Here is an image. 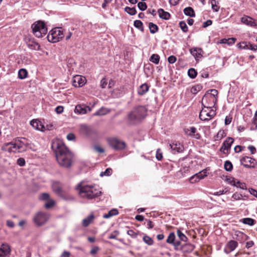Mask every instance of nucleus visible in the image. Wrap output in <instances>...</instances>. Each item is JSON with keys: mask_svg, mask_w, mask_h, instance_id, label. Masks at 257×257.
<instances>
[{"mask_svg": "<svg viewBox=\"0 0 257 257\" xmlns=\"http://www.w3.org/2000/svg\"><path fill=\"white\" fill-rule=\"evenodd\" d=\"M51 148L55 154L57 161L59 165L65 168L71 167L73 155L68 148L60 141H53Z\"/></svg>", "mask_w": 257, "mask_h": 257, "instance_id": "f257e3e1", "label": "nucleus"}, {"mask_svg": "<svg viewBox=\"0 0 257 257\" xmlns=\"http://www.w3.org/2000/svg\"><path fill=\"white\" fill-rule=\"evenodd\" d=\"M77 189L81 197L87 199H92L100 195L101 192L93 185H83L82 183L77 186Z\"/></svg>", "mask_w": 257, "mask_h": 257, "instance_id": "f03ea898", "label": "nucleus"}, {"mask_svg": "<svg viewBox=\"0 0 257 257\" xmlns=\"http://www.w3.org/2000/svg\"><path fill=\"white\" fill-rule=\"evenodd\" d=\"M3 148L9 152L21 153L26 150L27 146L25 139L23 138L18 139L14 142L7 143Z\"/></svg>", "mask_w": 257, "mask_h": 257, "instance_id": "7ed1b4c3", "label": "nucleus"}, {"mask_svg": "<svg viewBox=\"0 0 257 257\" xmlns=\"http://www.w3.org/2000/svg\"><path fill=\"white\" fill-rule=\"evenodd\" d=\"M218 92L216 89L208 90L202 99V104L204 107H214L217 100Z\"/></svg>", "mask_w": 257, "mask_h": 257, "instance_id": "20e7f679", "label": "nucleus"}, {"mask_svg": "<svg viewBox=\"0 0 257 257\" xmlns=\"http://www.w3.org/2000/svg\"><path fill=\"white\" fill-rule=\"evenodd\" d=\"M147 112V109L145 106H136L128 114V119L132 122L139 121L145 117Z\"/></svg>", "mask_w": 257, "mask_h": 257, "instance_id": "39448f33", "label": "nucleus"}, {"mask_svg": "<svg viewBox=\"0 0 257 257\" xmlns=\"http://www.w3.org/2000/svg\"><path fill=\"white\" fill-rule=\"evenodd\" d=\"M33 34L38 38H41L47 33V28L45 23L38 21L34 23L31 27Z\"/></svg>", "mask_w": 257, "mask_h": 257, "instance_id": "423d86ee", "label": "nucleus"}, {"mask_svg": "<svg viewBox=\"0 0 257 257\" xmlns=\"http://www.w3.org/2000/svg\"><path fill=\"white\" fill-rule=\"evenodd\" d=\"M64 37L62 28H55L50 31L47 36L48 40L51 43L59 42Z\"/></svg>", "mask_w": 257, "mask_h": 257, "instance_id": "0eeeda50", "label": "nucleus"}, {"mask_svg": "<svg viewBox=\"0 0 257 257\" xmlns=\"http://www.w3.org/2000/svg\"><path fill=\"white\" fill-rule=\"evenodd\" d=\"M50 217V214L49 213L40 211L34 215L33 221L37 226H41L48 221Z\"/></svg>", "mask_w": 257, "mask_h": 257, "instance_id": "6e6552de", "label": "nucleus"}, {"mask_svg": "<svg viewBox=\"0 0 257 257\" xmlns=\"http://www.w3.org/2000/svg\"><path fill=\"white\" fill-rule=\"evenodd\" d=\"M216 109L204 107L200 112L199 118L203 121H208L216 115Z\"/></svg>", "mask_w": 257, "mask_h": 257, "instance_id": "1a4fd4ad", "label": "nucleus"}, {"mask_svg": "<svg viewBox=\"0 0 257 257\" xmlns=\"http://www.w3.org/2000/svg\"><path fill=\"white\" fill-rule=\"evenodd\" d=\"M108 143L111 148L117 151L123 150L125 147L124 142L115 138L109 139Z\"/></svg>", "mask_w": 257, "mask_h": 257, "instance_id": "9d476101", "label": "nucleus"}, {"mask_svg": "<svg viewBox=\"0 0 257 257\" xmlns=\"http://www.w3.org/2000/svg\"><path fill=\"white\" fill-rule=\"evenodd\" d=\"M233 142L234 139L232 138H227L223 143L221 148H220V151L224 154H228Z\"/></svg>", "mask_w": 257, "mask_h": 257, "instance_id": "9b49d317", "label": "nucleus"}, {"mask_svg": "<svg viewBox=\"0 0 257 257\" xmlns=\"http://www.w3.org/2000/svg\"><path fill=\"white\" fill-rule=\"evenodd\" d=\"M86 82L85 77L81 75H76L73 77L72 81V85L75 87L83 86Z\"/></svg>", "mask_w": 257, "mask_h": 257, "instance_id": "f8f14e48", "label": "nucleus"}, {"mask_svg": "<svg viewBox=\"0 0 257 257\" xmlns=\"http://www.w3.org/2000/svg\"><path fill=\"white\" fill-rule=\"evenodd\" d=\"M241 164L246 168H254L255 161L253 158L249 157H244L240 159Z\"/></svg>", "mask_w": 257, "mask_h": 257, "instance_id": "ddd939ff", "label": "nucleus"}, {"mask_svg": "<svg viewBox=\"0 0 257 257\" xmlns=\"http://www.w3.org/2000/svg\"><path fill=\"white\" fill-rule=\"evenodd\" d=\"M184 132L186 135L196 139H199L201 137L199 133H196V128L194 126L184 128Z\"/></svg>", "mask_w": 257, "mask_h": 257, "instance_id": "4468645a", "label": "nucleus"}, {"mask_svg": "<svg viewBox=\"0 0 257 257\" xmlns=\"http://www.w3.org/2000/svg\"><path fill=\"white\" fill-rule=\"evenodd\" d=\"M170 146L173 154H175L176 153H181L184 150V147L183 145L179 142H174L172 144H170Z\"/></svg>", "mask_w": 257, "mask_h": 257, "instance_id": "2eb2a0df", "label": "nucleus"}, {"mask_svg": "<svg viewBox=\"0 0 257 257\" xmlns=\"http://www.w3.org/2000/svg\"><path fill=\"white\" fill-rule=\"evenodd\" d=\"M238 245L237 241L231 240L228 241L224 249V251L226 254L229 253L232 251L234 250Z\"/></svg>", "mask_w": 257, "mask_h": 257, "instance_id": "dca6fc26", "label": "nucleus"}, {"mask_svg": "<svg viewBox=\"0 0 257 257\" xmlns=\"http://www.w3.org/2000/svg\"><path fill=\"white\" fill-rule=\"evenodd\" d=\"M91 109L87 106L84 105H77L75 106L74 112L76 113L79 114H84L86 113L88 111H90Z\"/></svg>", "mask_w": 257, "mask_h": 257, "instance_id": "f3484780", "label": "nucleus"}, {"mask_svg": "<svg viewBox=\"0 0 257 257\" xmlns=\"http://www.w3.org/2000/svg\"><path fill=\"white\" fill-rule=\"evenodd\" d=\"M190 53L194 56L196 60H198L203 56V50L201 48L194 47L190 49Z\"/></svg>", "mask_w": 257, "mask_h": 257, "instance_id": "a211bd4d", "label": "nucleus"}, {"mask_svg": "<svg viewBox=\"0 0 257 257\" xmlns=\"http://www.w3.org/2000/svg\"><path fill=\"white\" fill-rule=\"evenodd\" d=\"M241 22L243 24L252 27H254L256 26V23L254 20L247 16L242 17L241 18Z\"/></svg>", "mask_w": 257, "mask_h": 257, "instance_id": "6ab92c4d", "label": "nucleus"}, {"mask_svg": "<svg viewBox=\"0 0 257 257\" xmlns=\"http://www.w3.org/2000/svg\"><path fill=\"white\" fill-rule=\"evenodd\" d=\"M11 248L9 245L2 244L0 246V257H6L10 254Z\"/></svg>", "mask_w": 257, "mask_h": 257, "instance_id": "aec40b11", "label": "nucleus"}, {"mask_svg": "<svg viewBox=\"0 0 257 257\" xmlns=\"http://www.w3.org/2000/svg\"><path fill=\"white\" fill-rule=\"evenodd\" d=\"M205 176H206V172H200L190 177V182L191 183L198 182L200 180L203 179Z\"/></svg>", "mask_w": 257, "mask_h": 257, "instance_id": "412c9836", "label": "nucleus"}, {"mask_svg": "<svg viewBox=\"0 0 257 257\" xmlns=\"http://www.w3.org/2000/svg\"><path fill=\"white\" fill-rule=\"evenodd\" d=\"M80 131L81 133L86 136H90L93 132L91 127L86 124L80 125Z\"/></svg>", "mask_w": 257, "mask_h": 257, "instance_id": "4be33fe9", "label": "nucleus"}, {"mask_svg": "<svg viewBox=\"0 0 257 257\" xmlns=\"http://www.w3.org/2000/svg\"><path fill=\"white\" fill-rule=\"evenodd\" d=\"M27 45L28 47L32 50H39L40 47V46L39 45L38 43L35 42L34 40L28 39L26 41Z\"/></svg>", "mask_w": 257, "mask_h": 257, "instance_id": "5701e85b", "label": "nucleus"}, {"mask_svg": "<svg viewBox=\"0 0 257 257\" xmlns=\"http://www.w3.org/2000/svg\"><path fill=\"white\" fill-rule=\"evenodd\" d=\"M52 188L53 191L59 196H62L63 192L62 190L61 185L57 182L53 183Z\"/></svg>", "mask_w": 257, "mask_h": 257, "instance_id": "b1692460", "label": "nucleus"}, {"mask_svg": "<svg viewBox=\"0 0 257 257\" xmlns=\"http://www.w3.org/2000/svg\"><path fill=\"white\" fill-rule=\"evenodd\" d=\"M31 125L36 130L43 131L44 126L41 122L38 120H33L30 122Z\"/></svg>", "mask_w": 257, "mask_h": 257, "instance_id": "393cba45", "label": "nucleus"}, {"mask_svg": "<svg viewBox=\"0 0 257 257\" xmlns=\"http://www.w3.org/2000/svg\"><path fill=\"white\" fill-rule=\"evenodd\" d=\"M149 89V86L146 83L141 85L138 89V93L139 95H143L146 93Z\"/></svg>", "mask_w": 257, "mask_h": 257, "instance_id": "a878e982", "label": "nucleus"}, {"mask_svg": "<svg viewBox=\"0 0 257 257\" xmlns=\"http://www.w3.org/2000/svg\"><path fill=\"white\" fill-rule=\"evenodd\" d=\"M159 17L164 20H169L170 18V14L165 12L163 9H159L158 11Z\"/></svg>", "mask_w": 257, "mask_h": 257, "instance_id": "bb28decb", "label": "nucleus"}, {"mask_svg": "<svg viewBox=\"0 0 257 257\" xmlns=\"http://www.w3.org/2000/svg\"><path fill=\"white\" fill-rule=\"evenodd\" d=\"M236 39L235 38H230L228 39H222L218 43L219 44H227L229 46L232 45L235 43Z\"/></svg>", "mask_w": 257, "mask_h": 257, "instance_id": "cd10ccee", "label": "nucleus"}, {"mask_svg": "<svg viewBox=\"0 0 257 257\" xmlns=\"http://www.w3.org/2000/svg\"><path fill=\"white\" fill-rule=\"evenodd\" d=\"M94 215L91 214L82 220V225L84 227L88 226L93 220Z\"/></svg>", "mask_w": 257, "mask_h": 257, "instance_id": "c85d7f7f", "label": "nucleus"}, {"mask_svg": "<svg viewBox=\"0 0 257 257\" xmlns=\"http://www.w3.org/2000/svg\"><path fill=\"white\" fill-rule=\"evenodd\" d=\"M226 134L224 131L222 130H220L218 131L216 135L214 137V141H218L221 140L224 137H225Z\"/></svg>", "mask_w": 257, "mask_h": 257, "instance_id": "c756f323", "label": "nucleus"}, {"mask_svg": "<svg viewBox=\"0 0 257 257\" xmlns=\"http://www.w3.org/2000/svg\"><path fill=\"white\" fill-rule=\"evenodd\" d=\"M118 214V211L116 209H112L110 210L108 213L103 215L104 218H109L113 216L116 215Z\"/></svg>", "mask_w": 257, "mask_h": 257, "instance_id": "7c9ffc66", "label": "nucleus"}, {"mask_svg": "<svg viewBox=\"0 0 257 257\" xmlns=\"http://www.w3.org/2000/svg\"><path fill=\"white\" fill-rule=\"evenodd\" d=\"M149 28L150 33L152 34H155L158 31L159 28L158 26L154 24L153 23L150 22L149 23Z\"/></svg>", "mask_w": 257, "mask_h": 257, "instance_id": "2f4dec72", "label": "nucleus"}, {"mask_svg": "<svg viewBox=\"0 0 257 257\" xmlns=\"http://www.w3.org/2000/svg\"><path fill=\"white\" fill-rule=\"evenodd\" d=\"M184 13L186 16H188L191 17H195V12L193 9L191 7H187L184 9Z\"/></svg>", "mask_w": 257, "mask_h": 257, "instance_id": "473e14b6", "label": "nucleus"}, {"mask_svg": "<svg viewBox=\"0 0 257 257\" xmlns=\"http://www.w3.org/2000/svg\"><path fill=\"white\" fill-rule=\"evenodd\" d=\"M202 88V86L200 84H196L193 86L191 88V92L192 94H196L200 91Z\"/></svg>", "mask_w": 257, "mask_h": 257, "instance_id": "72a5a7b5", "label": "nucleus"}, {"mask_svg": "<svg viewBox=\"0 0 257 257\" xmlns=\"http://www.w3.org/2000/svg\"><path fill=\"white\" fill-rule=\"evenodd\" d=\"M160 59V58L159 55L154 54L151 56L150 61L155 64H158L159 63Z\"/></svg>", "mask_w": 257, "mask_h": 257, "instance_id": "f704fd0d", "label": "nucleus"}, {"mask_svg": "<svg viewBox=\"0 0 257 257\" xmlns=\"http://www.w3.org/2000/svg\"><path fill=\"white\" fill-rule=\"evenodd\" d=\"M134 26L141 31L142 32L144 31V27L143 24L142 22L140 20H136L134 23Z\"/></svg>", "mask_w": 257, "mask_h": 257, "instance_id": "c9c22d12", "label": "nucleus"}, {"mask_svg": "<svg viewBox=\"0 0 257 257\" xmlns=\"http://www.w3.org/2000/svg\"><path fill=\"white\" fill-rule=\"evenodd\" d=\"M28 73L26 69H21L18 72V77L20 79H23L26 78Z\"/></svg>", "mask_w": 257, "mask_h": 257, "instance_id": "e433bc0d", "label": "nucleus"}, {"mask_svg": "<svg viewBox=\"0 0 257 257\" xmlns=\"http://www.w3.org/2000/svg\"><path fill=\"white\" fill-rule=\"evenodd\" d=\"M143 240L146 244L149 245H152L154 244V241L153 239L147 235L144 236Z\"/></svg>", "mask_w": 257, "mask_h": 257, "instance_id": "4c0bfd02", "label": "nucleus"}, {"mask_svg": "<svg viewBox=\"0 0 257 257\" xmlns=\"http://www.w3.org/2000/svg\"><path fill=\"white\" fill-rule=\"evenodd\" d=\"M109 111L105 108L102 107L97 111L95 113V115H103L107 114Z\"/></svg>", "mask_w": 257, "mask_h": 257, "instance_id": "58836bf2", "label": "nucleus"}, {"mask_svg": "<svg viewBox=\"0 0 257 257\" xmlns=\"http://www.w3.org/2000/svg\"><path fill=\"white\" fill-rule=\"evenodd\" d=\"M175 239V234L174 232L170 233L168 238L167 239L166 242L169 244H172V243H174V241Z\"/></svg>", "mask_w": 257, "mask_h": 257, "instance_id": "ea45409f", "label": "nucleus"}, {"mask_svg": "<svg viewBox=\"0 0 257 257\" xmlns=\"http://www.w3.org/2000/svg\"><path fill=\"white\" fill-rule=\"evenodd\" d=\"M125 12H126L127 14L131 16H134L136 14L137 11L135 7L133 8H130L128 7H126L124 9Z\"/></svg>", "mask_w": 257, "mask_h": 257, "instance_id": "a19ab883", "label": "nucleus"}, {"mask_svg": "<svg viewBox=\"0 0 257 257\" xmlns=\"http://www.w3.org/2000/svg\"><path fill=\"white\" fill-rule=\"evenodd\" d=\"M177 235L181 240L183 241L184 242L187 241V236L183 232H182L181 231V230H180L179 229H178L177 230Z\"/></svg>", "mask_w": 257, "mask_h": 257, "instance_id": "79ce46f5", "label": "nucleus"}, {"mask_svg": "<svg viewBox=\"0 0 257 257\" xmlns=\"http://www.w3.org/2000/svg\"><path fill=\"white\" fill-rule=\"evenodd\" d=\"M242 222L244 224L251 226L255 224V221L251 218H245L243 219Z\"/></svg>", "mask_w": 257, "mask_h": 257, "instance_id": "37998d69", "label": "nucleus"}, {"mask_svg": "<svg viewBox=\"0 0 257 257\" xmlns=\"http://www.w3.org/2000/svg\"><path fill=\"white\" fill-rule=\"evenodd\" d=\"M55 204V201L50 198L49 200H47L44 206L46 208L49 209L54 206Z\"/></svg>", "mask_w": 257, "mask_h": 257, "instance_id": "c03bdc74", "label": "nucleus"}, {"mask_svg": "<svg viewBox=\"0 0 257 257\" xmlns=\"http://www.w3.org/2000/svg\"><path fill=\"white\" fill-rule=\"evenodd\" d=\"M248 42H242L236 45L237 47L239 49L248 50Z\"/></svg>", "mask_w": 257, "mask_h": 257, "instance_id": "a18cd8bd", "label": "nucleus"}, {"mask_svg": "<svg viewBox=\"0 0 257 257\" xmlns=\"http://www.w3.org/2000/svg\"><path fill=\"white\" fill-rule=\"evenodd\" d=\"M197 74V71L194 68H190L188 71V75L191 78H195Z\"/></svg>", "mask_w": 257, "mask_h": 257, "instance_id": "49530a36", "label": "nucleus"}, {"mask_svg": "<svg viewBox=\"0 0 257 257\" xmlns=\"http://www.w3.org/2000/svg\"><path fill=\"white\" fill-rule=\"evenodd\" d=\"M224 167L225 170L227 171H231L232 170V165L229 161L225 162Z\"/></svg>", "mask_w": 257, "mask_h": 257, "instance_id": "de8ad7c7", "label": "nucleus"}, {"mask_svg": "<svg viewBox=\"0 0 257 257\" xmlns=\"http://www.w3.org/2000/svg\"><path fill=\"white\" fill-rule=\"evenodd\" d=\"M39 198L41 200L47 201L50 199V195L47 193H43L39 195Z\"/></svg>", "mask_w": 257, "mask_h": 257, "instance_id": "09e8293b", "label": "nucleus"}, {"mask_svg": "<svg viewBox=\"0 0 257 257\" xmlns=\"http://www.w3.org/2000/svg\"><path fill=\"white\" fill-rule=\"evenodd\" d=\"M211 4L212 9L215 12H218L219 9V6L217 5V2L215 0H211Z\"/></svg>", "mask_w": 257, "mask_h": 257, "instance_id": "8fccbe9b", "label": "nucleus"}, {"mask_svg": "<svg viewBox=\"0 0 257 257\" xmlns=\"http://www.w3.org/2000/svg\"><path fill=\"white\" fill-rule=\"evenodd\" d=\"M179 26L183 32H187L188 31V27L184 21H181L179 23Z\"/></svg>", "mask_w": 257, "mask_h": 257, "instance_id": "3c124183", "label": "nucleus"}, {"mask_svg": "<svg viewBox=\"0 0 257 257\" xmlns=\"http://www.w3.org/2000/svg\"><path fill=\"white\" fill-rule=\"evenodd\" d=\"M235 186L243 190L246 189V184L244 183L240 182L239 181H236Z\"/></svg>", "mask_w": 257, "mask_h": 257, "instance_id": "603ef678", "label": "nucleus"}, {"mask_svg": "<svg viewBox=\"0 0 257 257\" xmlns=\"http://www.w3.org/2000/svg\"><path fill=\"white\" fill-rule=\"evenodd\" d=\"M138 7L141 11H144L147 9V6L144 2H139L138 3Z\"/></svg>", "mask_w": 257, "mask_h": 257, "instance_id": "864d4df0", "label": "nucleus"}, {"mask_svg": "<svg viewBox=\"0 0 257 257\" xmlns=\"http://www.w3.org/2000/svg\"><path fill=\"white\" fill-rule=\"evenodd\" d=\"M119 234V232L118 230H114L108 236L109 239H116V237Z\"/></svg>", "mask_w": 257, "mask_h": 257, "instance_id": "5fc2aeb1", "label": "nucleus"}, {"mask_svg": "<svg viewBox=\"0 0 257 257\" xmlns=\"http://www.w3.org/2000/svg\"><path fill=\"white\" fill-rule=\"evenodd\" d=\"M112 170L110 168H107L105 170V171L104 172H102L101 173H100V176H110L111 174H112Z\"/></svg>", "mask_w": 257, "mask_h": 257, "instance_id": "6e6d98bb", "label": "nucleus"}, {"mask_svg": "<svg viewBox=\"0 0 257 257\" xmlns=\"http://www.w3.org/2000/svg\"><path fill=\"white\" fill-rule=\"evenodd\" d=\"M156 157L158 161L161 160L163 158V154L160 149H157L156 151Z\"/></svg>", "mask_w": 257, "mask_h": 257, "instance_id": "4d7b16f0", "label": "nucleus"}, {"mask_svg": "<svg viewBox=\"0 0 257 257\" xmlns=\"http://www.w3.org/2000/svg\"><path fill=\"white\" fill-rule=\"evenodd\" d=\"M17 164L21 167L24 166L26 164L25 159L22 158H19L17 160Z\"/></svg>", "mask_w": 257, "mask_h": 257, "instance_id": "13d9d810", "label": "nucleus"}, {"mask_svg": "<svg viewBox=\"0 0 257 257\" xmlns=\"http://www.w3.org/2000/svg\"><path fill=\"white\" fill-rule=\"evenodd\" d=\"M248 50L252 51H256L257 50V45L252 44L249 42H248Z\"/></svg>", "mask_w": 257, "mask_h": 257, "instance_id": "bf43d9fd", "label": "nucleus"}, {"mask_svg": "<svg viewBox=\"0 0 257 257\" xmlns=\"http://www.w3.org/2000/svg\"><path fill=\"white\" fill-rule=\"evenodd\" d=\"M176 60V57L173 55H171L168 58V61L170 64L174 63Z\"/></svg>", "mask_w": 257, "mask_h": 257, "instance_id": "052dcab7", "label": "nucleus"}, {"mask_svg": "<svg viewBox=\"0 0 257 257\" xmlns=\"http://www.w3.org/2000/svg\"><path fill=\"white\" fill-rule=\"evenodd\" d=\"M127 234L133 238H136L137 236V234L133 230H127Z\"/></svg>", "mask_w": 257, "mask_h": 257, "instance_id": "680f3d73", "label": "nucleus"}, {"mask_svg": "<svg viewBox=\"0 0 257 257\" xmlns=\"http://www.w3.org/2000/svg\"><path fill=\"white\" fill-rule=\"evenodd\" d=\"M226 180L229 184L235 186L236 181L234 178H227L226 179Z\"/></svg>", "mask_w": 257, "mask_h": 257, "instance_id": "e2e57ef3", "label": "nucleus"}, {"mask_svg": "<svg viewBox=\"0 0 257 257\" xmlns=\"http://www.w3.org/2000/svg\"><path fill=\"white\" fill-rule=\"evenodd\" d=\"M107 84L106 79L104 78H102L100 81V86L102 88H104Z\"/></svg>", "mask_w": 257, "mask_h": 257, "instance_id": "0e129e2a", "label": "nucleus"}, {"mask_svg": "<svg viewBox=\"0 0 257 257\" xmlns=\"http://www.w3.org/2000/svg\"><path fill=\"white\" fill-rule=\"evenodd\" d=\"M64 110V107L62 106H58L55 108V111L58 114L62 113Z\"/></svg>", "mask_w": 257, "mask_h": 257, "instance_id": "69168bd1", "label": "nucleus"}, {"mask_svg": "<svg viewBox=\"0 0 257 257\" xmlns=\"http://www.w3.org/2000/svg\"><path fill=\"white\" fill-rule=\"evenodd\" d=\"M94 149L96 152H98L100 153H102L104 152V149L98 146H95L94 147Z\"/></svg>", "mask_w": 257, "mask_h": 257, "instance_id": "338daca9", "label": "nucleus"}, {"mask_svg": "<svg viewBox=\"0 0 257 257\" xmlns=\"http://www.w3.org/2000/svg\"><path fill=\"white\" fill-rule=\"evenodd\" d=\"M253 124L255 125V129L257 128V110L253 117Z\"/></svg>", "mask_w": 257, "mask_h": 257, "instance_id": "774afa93", "label": "nucleus"}]
</instances>
